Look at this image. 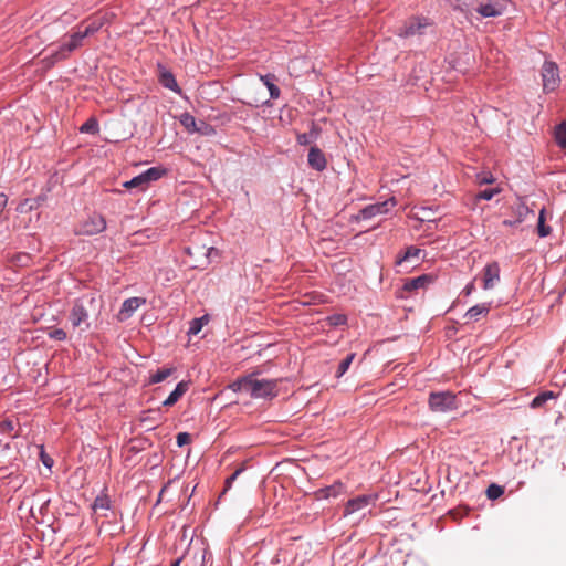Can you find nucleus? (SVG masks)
<instances>
[{"mask_svg":"<svg viewBox=\"0 0 566 566\" xmlns=\"http://www.w3.org/2000/svg\"><path fill=\"white\" fill-rule=\"evenodd\" d=\"M181 123L182 125L187 128V129H196V120H195V117L189 115V114H185L182 115V118H181Z\"/></svg>","mask_w":566,"mask_h":566,"instance_id":"nucleus-38","label":"nucleus"},{"mask_svg":"<svg viewBox=\"0 0 566 566\" xmlns=\"http://www.w3.org/2000/svg\"><path fill=\"white\" fill-rule=\"evenodd\" d=\"M420 253H421L420 249H418L416 247H409L406 250L403 256L398 260V263L409 261L411 259H419Z\"/></svg>","mask_w":566,"mask_h":566,"instance_id":"nucleus-32","label":"nucleus"},{"mask_svg":"<svg viewBox=\"0 0 566 566\" xmlns=\"http://www.w3.org/2000/svg\"><path fill=\"white\" fill-rule=\"evenodd\" d=\"M429 407L434 412H447L457 409L458 406L451 391H440L430 394Z\"/></svg>","mask_w":566,"mask_h":566,"instance_id":"nucleus-3","label":"nucleus"},{"mask_svg":"<svg viewBox=\"0 0 566 566\" xmlns=\"http://www.w3.org/2000/svg\"><path fill=\"white\" fill-rule=\"evenodd\" d=\"M375 500H376L375 495H359L355 499H352L347 502V504L345 506L344 514L350 515L353 513H356V512L367 507Z\"/></svg>","mask_w":566,"mask_h":566,"instance_id":"nucleus-9","label":"nucleus"},{"mask_svg":"<svg viewBox=\"0 0 566 566\" xmlns=\"http://www.w3.org/2000/svg\"><path fill=\"white\" fill-rule=\"evenodd\" d=\"M145 303L146 300L142 297H130L125 300L119 311V318L123 321L130 317L132 314Z\"/></svg>","mask_w":566,"mask_h":566,"instance_id":"nucleus-12","label":"nucleus"},{"mask_svg":"<svg viewBox=\"0 0 566 566\" xmlns=\"http://www.w3.org/2000/svg\"><path fill=\"white\" fill-rule=\"evenodd\" d=\"M159 82L166 88H169V90H171L174 92H178L179 91V87H178V84H177V81H176L175 76L172 75V73H170L168 71H161L160 72Z\"/></svg>","mask_w":566,"mask_h":566,"instance_id":"nucleus-20","label":"nucleus"},{"mask_svg":"<svg viewBox=\"0 0 566 566\" xmlns=\"http://www.w3.org/2000/svg\"><path fill=\"white\" fill-rule=\"evenodd\" d=\"M554 398V394L552 391H545L541 395H537L531 402V408H542L549 399Z\"/></svg>","mask_w":566,"mask_h":566,"instance_id":"nucleus-26","label":"nucleus"},{"mask_svg":"<svg viewBox=\"0 0 566 566\" xmlns=\"http://www.w3.org/2000/svg\"><path fill=\"white\" fill-rule=\"evenodd\" d=\"M14 429V424H13V421L11 420H3L0 422V431L2 433H11L12 430Z\"/></svg>","mask_w":566,"mask_h":566,"instance_id":"nucleus-42","label":"nucleus"},{"mask_svg":"<svg viewBox=\"0 0 566 566\" xmlns=\"http://www.w3.org/2000/svg\"><path fill=\"white\" fill-rule=\"evenodd\" d=\"M396 205V198L391 197L384 202H378L365 207L363 210H360V216L363 219H370L378 214H385L390 210V208L395 207Z\"/></svg>","mask_w":566,"mask_h":566,"instance_id":"nucleus-7","label":"nucleus"},{"mask_svg":"<svg viewBox=\"0 0 566 566\" xmlns=\"http://www.w3.org/2000/svg\"><path fill=\"white\" fill-rule=\"evenodd\" d=\"M552 232V228L546 224V210L545 208H542L538 214V221H537V234L541 238H545L549 235Z\"/></svg>","mask_w":566,"mask_h":566,"instance_id":"nucleus-19","label":"nucleus"},{"mask_svg":"<svg viewBox=\"0 0 566 566\" xmlns=\"http://www.w3.org/2000/svg\"><path fill=\"white\" fill-rule=\"evenodd\" d=\"M174 368L166 367L163 369H158L155 374L150 376L149 382L150 384H158L167 379L172 373Z\"/></svg>","mask_w":566,"mask_h":566,"instance_id":"nucleus-23","label":"nucleus"},{"mask_svg":"<svg viewBox=\"0 0 566 566\" xmlns=\"http://www.w3.org/2000/svg\"><path fill=\"white\" fill-rule=\"evenodd\" d=\"M40 458H41L42 463H43L46 468H49V469H51V468H52V465H53V460H52V458H51V457H49V455L44 452V450H43V448H42V447H41V451H40Z\"/></svg>","mask_w":566,"mask_h":566,"instance_id":"nucleus-43","label":"nucleus"},{"mask_svg":"<svg viewBox=\"0 0 566 566\" xmlns=\"http://www.w3.org/2000/svg\"><path fill=\"white\" fill-rule=\"evenodd\" d=\"M49 337L55 340H65L66 333L62 328H54L49 332Z\"/></svg>","mask_w":566,"mask_h":566,"instance_id":"nucleus-37","label":"nucleus"},{"mask_svg":"<svg viewBox=\"0 0 566 566\" xmlns=\"http://www.w3.org/2000/svg\"><path fill=\"white\" fill-rule=\"evenodd\" d=\"M277 384L276 379H259L255 374H251L232 382L230 388L254 399H272L277 396Z\"/></svg>","mask_w":566,"mask_h":566,"instance_id":"nucleus-1","label":"nucleus"},{"mask_svg":"<svg viewBox=\"0 0 566 566\" xmlns=\"http://www.w3.org/2000/svg\"><path fill=\"white\" fill-rule=\"evenodd\" d=\"M500 281V266L496 262L486 264L483 270V289L491 290Z\"/></svg>","mask_w":566,"mask_h":566,"instance_id":"nucleus-10","label":"nucleus"},{"mask_svg":"<svg viewBox=\"0 0 566 566\" xmlns=\"http://www.w3.org/2000/svg\"><path fill=\"white\" fill-rule=\"evenodd\" d=\"M99 314V303L93 295H84L74 301L70 312V321L74 328L82 332L91 327L90 318Z\"/></svg>","mask_w":566,"mask_h":566,"instance_id":"nucleus-2","label":"nucleus"},{"mask_svg":"<svg viewBox=\"0 0 566 566\" xmlns=\"http://www.w3.org/2000/svg\"><path fill=\"white\" fill-rule=\"evenodd\" d=\"M83 40L84 39L82 38V35H80L78 32H75L70 36V40L65 42V44L67 45V49L71 50V52H73L80 46H82Z\"/></svg>","mask_w":566,"mask_h":566,"instance_id":"nucleus-30","label":"nucleus"},{"mask_svg":"<svg viewBox=\"0 0 566 566\" xmlns=\"http://www.w3.org/2000/svg\"><path fill=\"white\" fill-rule=\"evenodd\" d=\"M274 78V75L271 74L260 76V80L264 83L270 92V97L276 99L280 97L281 92L280 88L273 83Z\"/></svg>","mask_w":566,"mask_h":566,"instance_id":"nucleus-21","label":"nucleus"},{"mask_svg":"<svg viewBox=\"0 0 566 566\" xmlns=\"http://www.w3.org/2000/svg\"><path fill=\"white\" fill-rule=\"evenodd\" d=\"M504 493L503 486H500L497 484H491L486 489V496L490 500H496Z\"/></svg>","mask_w":566,"mask_h":566,"instance_id":"nucleus-31","label":"nucleus"},{"mask_svg":"<svg viewBox=\"0 0 566 566\" xmlns=\"http://www.w3.org/2000/svg\"><path fill=\"white\" fill-rule=\"evenodd\" d=\"M7 203H8V197L4 193L0 192V214L4 210Z\"/></svg>","mask_w":566,"mask_h":566,"instance_id":"nucleus-45","label":"nucleus"},{"mask_svg":"<svg viewBox=\"0 0 566 566\" xmlns=\"http://www.w3.org/2000/svg\"><path fill=\"white\" fill-rule=\"evenodd\" d=\"M429 23L426 20L419 18H412L403 27L399 29L398 34L400 36H410L415 34H420L421 29L426 28Z\"/></svg>","mask_w":566,"mask_h":566,"instance_id":"nucleus-11","label":"nucleus"},{"mask_svg":"<svg viewBox=\"0 0 566 566\" xmlns=\"http://www.w3.org/2000/svg\"><path fill=\"white\" fill-rule=\"evenodd\" d=\"M542 77L544 91H555L560 82L557 65L554 62H545L542 67Z\"/></svg>","mask_w":566,"mask_h":566,"instance_id":"nucleus-4","label":"nucleus"},{"mask_svg":"<svg viewBox=\"0 0 566 566\" xmlns=\"http://www.w3.org/2000/svg\"><path fill=\"white\" fill-rule=\"evenodd\" d=\"M208 322H209L208 315H203L202 317H199V318H193L190 322V327H189L188 334L189 335H197V334H199V332L202 329V327Z\"/></svg>","mask_w":566,"mask_h":566,"instance_id":"nucleus-22","label":"nucleus"},{"mask_svg":"<svg viewBox=\"0 0 566 566\" xmlns=\"http://www.w3.org/2000/svg\"><path fill=\"white\" fill-rule=\"evenodd\" d=\"M180 559H176L170 566H179L180 565Z\"/></svg>","mask_w":566,"mask_h":566,"instance_id":"nucleus-48","label":"nucleus"},{"mask_svg":"<svg viewBox=\"0 0 566 566\" xmlns=\"http://www.w3.org/2000/svg\"><path fill=\"white\" fill-rule=\"evenodd\" d=\"M494 178L491 174H486V172H483V174H480L476 176V182L479 185H486V184H492L494 182Z\"/></svg>","mask_w":566,"mask_h":566,"instance_id":"nucleus-39","label":"nucleus"},{"mask_svg":"<svg viewBox=\"0 0 566 566\" xmlns=\"http://www.w3.org/2000/svg\"><path fill=\"white\" fill-rule=\"evenodd\" d=\"M101 28V23L92 22L85 27L83 31L78 30V34L82 35L83 39L94 34Z\"/></svg>","mask_w":566,"mask_h":566,"instance_id":"nucleus-34","label":"nucleus"},{"mask_svg":"<svg viewBox=\"0 0 566 566\" xmlns=\"http://www.w3.org/2000/svg\"><path fill=\"white\" fill-rule=\"evenodd\" d=\"M500 192L499 188L485 189L476 195L479 200H491L496 193Z\"/></svg>","mask_w":566,"mask_h":566,"instance_id":"nucleus-35","label":"nucleus"},{"mask_svg":"<svg viewBox=\"0 0 566 566\" xmlns=\"http://www.w3.org/2000/svg\"><path fill=\"white\" fill-rule=\"evenodd\" d=\"M512 211L514 216L513 219L503 220V226L516 227L517 224L522 223L530 213H533V211L530 210L528 207L521 201L512 206Z\"/></svg>","mask_w":566,"mask_h":566,"instance_id":"nucleus-8","label":"nucleus"},{"mask_svg":"<svg viewBox=\"0 0 566 566\" xmlns=\"http://www.w3.org/2000/svg\"><path fill=\"white\" fill-rule=\"evenodd\" d=\"M148 181L146 179H144V176L143 174L134 177L133 179L124 182V187L127 188V189H132V188H140V189H145L148 187Z\"/></svg>","mask_w":566,"mask_h":566,"instance_id":"nucleus-25","label":"nucleus"},{"mask_svg":"<svg viewBox=\"0 0 566 566\" xmlns=\"http://www.w3.org/2000/svg\"><path fill=\"white\" fill-rule=\"evenodd\" d=\"M343 489H344V485L342 482H335L334 484H332L329 486L319 489L316 492V497L317 499H328L331 496L335 497L342 493Z\"/></svg>","mask_w":566,"mask_h":566,"instance_id":"nucleus-15","label":"nucleus"},{"mask_svg":"<svg viewBox=\"0 0 566 566\" xmlns=\"http://www.w3.org/2000/svg\"><path fill=\"white\" fill-rule=\"evenodd\" d=\"M297 143L300 145H307L310 143V138H308L307 134L297 135Z\"/></svg>","mask_w":566,"mask_h":566,"instance_id":"nucleus-46","label":"nucleus"},{"mask_svg":"<svg viewBox=\"0 0 566 566\" xmlns=\"http://www.w3.org/2000/svg\"><path fill=\"white\" fill-rule=\"evenodd\" d=\"M165 174V169L160 167H151L143 172L144 179L150 184L151 181L158 180Z\"/></svg>","mask_w":566,"mask_h":566,"instance_id":"nucleus-27","label":"nucleus"},{"mask_svg":"<svg viewBox=\"0 0 566 566\" xmlns=\"http://www.w3.org/2000/svg\"><path fill=\"white\" fill-rule=\"evenodd\" d=\"M189 385L187 381H180L176 388L170 392L168 398L163 402L166 407L174 406L188 390Z\"/></svg>","mask_w":566,"mask_h":566,"instance_id":"nucleus-14","label":"nucleus"},{"mask_svg":"<svg viewBox=\"0 0 566 566\" xmlns=\"http://www.w3.org/2000/svg\"><path fill=\"white\" fill-rule=\"evenodd\" d=\"M191 442V436L188 432H180L177 434V444L179 447L186 446Z\"/></svg>","mask_w":566,"mask_h":566,"instance_id":"nucleus-40","label":"nucleus"},{"mask_svg":"<svg viewBox=\"0 0 566 566\" xmlns=\"http://www.w3.org/2000/svg\"><path fill=\"white\" fill-rule=\"evenodd\" d=\"M106 228V221L103 216L93 213L84 220L78 229L80 234L94 235L101 233Z\"/></svg>","mask_w":566,"mask_h":566,"instance_id":"nucleus-5","label":"nucleus"},{"mask_svg":"<svg viewBox=\"0 0 566 566\" xmlns=\"http://www.w3.org/2000/svg\"><path fill=\"white\" fill-rule=\"evenodd\" d=\"M99 130L98 123L95 118L87 119L80 128L81 133L95 135Z\"/></svg>","mask_w":566,"mask_h":566,"instance_id":"nucleus-28","label":"nucleus"},{"mask_svg":"<svg viewBox=\"0 0 566 566\" xmlns=\"http://www.w3.org/2000/svg\"><path fill=\"white\" fill-rule=\"evenodd\" d=\"M355 358V354H349L344 360L340 361L337 369V377H342L349 368Z\"/></svg>","mask_w":566,"mask_h":566,"instance_id":"nucleus-33","label":"nucleus"},{"mask_svg":"<svg viewBox=\"0 0 566 566\" xmlns=\"http://www.w3.org/2000/svg\"><path fill=\"white\" fill-rule=\"evenodd\" d=\"M308 165L318 171L326 168V158L323 151L317 147H311L307 158Z\"/></svg>","mask_w":566,"mask_h":566,"instance_id":"nucleus-13","label":"nucleus"},{"mask_svg":"<svg viewBox=\"0 0 566 566\" xmlns=\"http://www.w3.org/2000/svg\"><path fill=\"white\" fill-rule=\"evenodd\" d=\"M109 504L111 501L107 496H97L92 507L95 512L107 511L109 509Z\"/></svg>","mask_w":566,"mask_h":566,"instance_id":"nucleus-29","label":"nucleus"},{"mask_svg":"<svg viewBox=\"0 0 566 566\" xmlns=\"http://www.w3.org/2000/svg\"><path fill=\"white\" fill-rule=\"evenodd\" d=\"M507 8V3L505 0H490L486 3H481L476 11L483 18H495L502 15Z\"/></svg>","mask_w":566,"mask_h":566,"instance_id":"nucleus-6","label":"nucleus"},{"mask_svg":"<svg viewBox=\"0 0 566 566\" xmlns=\"http://www.w3.org/2000/svg\"><path fill=\"white\" fill-rule=\"evenodd\" d=\"M33 209L32 201L30 199H25L21 205L18 207V211L20 212H27L29 210Z\"/></svg>","mask_w":566,"mask_h":566,"instance_id":"nucleus-44","label":"nucleus"},{"mask_svg":"<svg viewBox=\"0 0 566 566\" xmlns=\"http://www.w3.org/2000/svg\"><path fill=\"white\" fill-rule=\"evenodd\" d=\"M329 325L332 326H340L346 324L347 317L343 314H334L328 317Z\"/></svg>","mask_w":566,"mask_h":566,"instance_id":"nucleus-36","label":"nucleus"},{"mask_svg":"<svg viewBox=\"0 0 566 566\" xmlns=\"http://www.w3.org/2000/svg\"><path fill=\"white\" fill-rule=\"evenodd\" d=\"M71 50L67 49V45L65 43H62L56 50H53L50 54V56L46 57L49 60L50 64H54L57 61L65 60L70 56Z\"/></svg>","mask_w":566,"mask_h":566,"instance_id":"nucleus-16","label":"nucleus"},{"mask_svg":"<svg viewBox=\"0 0 566 566\" xmlns=\"http://www.w3.org/2000/svg\"><path fill=\"white\" fill-rule=\"evenodd\" d=\"M243 472V468L237 469L227 480L224 492L231 488V484L237 480V478Z\"/></svg>","mask_w":566,"mask_h":566,"instance_id":"nucleus-41","label":"nucleus"},{"mask_svg":"<svg viewBox=\"0 0 566 566\" xmlns=\"http://www.w3.org/2000/svg\"><path fill=\"white\" fill-rule=\"evenodd\" d=\"M431 282V277L428 275H421L415 279L409 280L405 283V290L406 291H415L420 287H424L428 283Z\"/></svg>","mask_w":566,"mask_h":566,"instance_id":"nucleus-18","label":"nucleus"},{"mask_svg":"<svg viewBox=\"0 0 566 566\" xmlns=\"http://www.w3.org/2000/svg\"><path fill=\"white\" fill-rule=\"evenodd\" d=\"M490 311V306L488 304H478L468 310L464 317L468 321H476L479 316L486 315Z\"/></svg>","mask_w":566,"mask_h":566,"instance_id":"nucleus-17","label":"nucleus"},{"mask_svg":"<svg viewBox=\"0 0 566 566\" xmlns=\"http://www.w3.org/2000/svg\"><path fill=\"white\" fill-rule=\"evenodd\" d=\"M473 291H474V284L471 282V283H469V284L464 287L463 293H464L465 295H470Z\"/></svg>","mask_w":566,"mask_h":566,"instance_id":"nucleus-47","label":"nucleus"},{"mask_svg":"<svg viewBox=\"0 0 566 566\" xmlns=\"http://www.w3.org/2000/svg\"><path fill=\"white\" fill-rule=\"evenodd\" d=\"M555 140L559 147L566 148V120L556 127Z\"/></svg>","mask_w":566,"mask_h":566,"instance_id":"nucleus-24","label":"nucleus"}]
</instances>
